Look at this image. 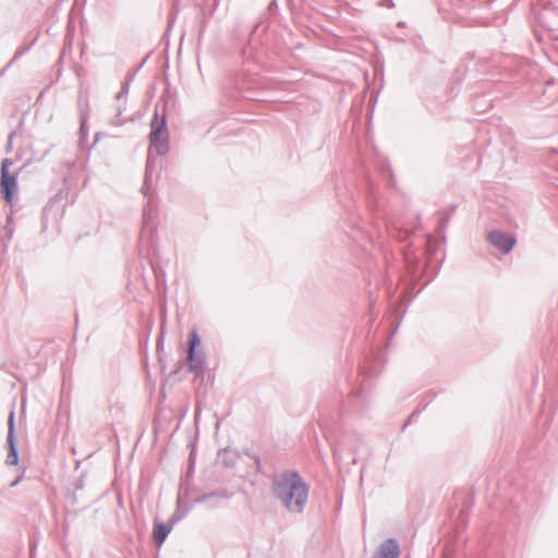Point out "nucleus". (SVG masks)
I'll return each mask as SVG.
<instances>
[{
	"mask_svg": "<svg viewBox=\"0 0 558 558\" xmlns=\"http://www.w3.org/2000/svg\"><path fill=\"white\" fill-rule=\"evenodd\" d=\"M399 557V547L398 544L388 539L386 541L378 553L375 555L374 558H398Z\"/></svg>",
	"mask_w": 558,
	"mask_h": 558,
	"instance_id": "nucleus-6",
	"label": "nucleus"
},
{
	"mask_svg": "<svg viewBox=\"0 0 558 558\" xmlns=\"http://www.w3.org/2000/svg\"><path fill=\"white\" fill-rule=\"evenodd\" d=\"M201 345V339L195 330L190 332V345L187 352L189 368L196 373H202L204 369V356L197 354L196 349Z\"/></svg>",
	"mask_w": 558,
	"mask_h": 558,
	"instance_id": "nucleus-3",
	"label": "nucleus"
},
{
	"mask_svg": "<svg viewBox=\"0 0 558 558\" xmlns=\"http://www.w3.org/2000/svg\"><path fill=\"white\" fill-rule=\"evenodd\" d=\"M169 532H170V527H168L166 524H162V523L155 524L154 538L158 546H160L163 543V541L168 536Z\"/></svg>",
	"mask_w": 558,
	"mask_h": 558,
	"instance_id": "nucleus-7",
	"label": "nucleus"
},
{
	"mask_svg": "<svg viewBox=\"0 0 558 558\" xmlns=\"http://www.w3.org/2000/svg\"><path fill=\"white\" fill-rule=\"evenodd\" d=\"M489 241L504 253H508L514 245V239L501 232H492Z\"/></svg>",
	"mask_w": 558,
	"mask_h": 558,
	"instance_id": "nucleus-5",
	"label": "nucleus"
},
{
	"mask_svg": "<svg viewBox=\"0 0 558 558\" xmlns=\"http://www.w3.org/2000/svg\"><path fill=\"white\" fill-rule=\"evenodd\" d=\"M12 422H13V413H11L10 415V425L12 426Z\"/></svg>",
	"mask_w": 558,
	"mask_h": 558,
	"instance_id": "nucleus-9",
	"label": "nucleus"
},
{
	"mask_svg": "<svg viewBox=\"0 0 558 558\" xmlns=\"http://www.w3.org/2000/svg\"><path fill=\"white\" fill-rule=\"evenodd\" d=\"M16 461H17V456H16L15 451H13V454H12V457H11V463H12V464H15V463H16Z\"/></svg>",
	"mask_w": 558,
	"mask_h": 558,
	"instance_id": "nucleus-8",
	"label": "nucleus"
},
{
	"mask_svg": "<svg viewBox=\"0 0 558 558\" xmlns=\"http://www.w3.org/2000/svg\"><path fill=\"white\" fill-rule=\"evenodd\" d=\"M12 161L10 159H4L1 162V178H0V192L4 198V201L9 204L13 202L15 194L19 191L17 183V174L11 173L9 168L11 167Z\"/></svg>",
	"mask_w": 558,
	"mask_h": 558,
	"instance_id": "nucleus-2",
	"label": "nucleus"
},
{
	"mask_svg": "<svg viewBox=\"0 0 558 558\" xmlns=\"http://www.w3.org/2000/svg\"><path fill=\"white\" fill-rule=\"evenodd\" d=\"M274 493L289 511L300 512L304 508L308 487L294 472H284L274 482Z\"/></svg>",
	"mask_w": 558,
	"mask_h": 558,
	"instance_id": "nucleus-1",
	"label": "nucleus"
},
{
	"mask_svg": "<svg viewBox=\"0 0 558 558\" xmlns=\"http://www.w3.org/2000/svg\"><path fill=\"white\" fill-rule=\"evenodd\" d=\"M150 143L158 153L167 150V130L163 121H158L157 117L151 121Z\"/></svg>",
	"mask_w": 558,
	"mask_h": 558,
	"instance_id": "nucleus-4",
	"label": "nucleus"
}]
</instances>
